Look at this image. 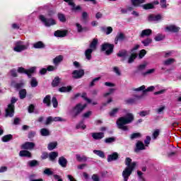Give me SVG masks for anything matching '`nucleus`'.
Listing matches in <instances>:
<instances>
[{
  "label": "nucleus",
  "instance_id": "9d476101",
  "mask_svg": "<svg viewBox=\"0 0 181 181\" xmlns=\"http://www.w3.org/2000/svg\"><path fill=\"white\" fill-rule=\"evenodd\" d=\"M22 149L32 150L35 148V144L33 142H25L21 146Z\"/></svg>",
  "mask_w": 181,
  "mask_h": 181
},
{
  "label": "nucleus",
  "instance_id": "0eeeda50",
  "mask_svg": "<svg viewBox=\"0 0 181 181\" xmlns=\"http://www.w3.org/2000/svg\"><path fill=\"white\" fill-rule=\"evenodd\" d=\"M102 50L106 51V54H111L114 50V45L111 44H104L102 45Z\"/></svg>",
  "mask_w": 181,
  "mask_h": 181
},
{
  "label": "nucleus",
  "instance_id": "5fc2aeb1",
  "mask_svg": "<svg viewBox=\"0 0 181 181\" xmlns=\"http://www.w3.org/2000/svg\"><path fill=\"white\" fill-rule=\"evenodd\" d=\"M149 114V111H143L139 113L141 117H145Z\"/></svg>",
  "mask_w": 181,
  "mask_h": 181
},
{
  "label": "nucleus",
  "instance_id": "a878e982",
  "mask_svg": "<svg viewBox=\"0 0 181 181\" xmlns=\"http://www.w3.org/2000/svg\"><path fill=\"white\" fill-rule=\"evenodd\" d=\"M57 146V142H52L48 144L49 151H53Z\"/></svg>",
  "mask_w": 181,
  "mask_h": 181
},
{
  "label": "nucleus",
  "instance_id": "7ed1b4c3",
  "mask_svg": "<svg viewBox=\"0 0 181 181\" xmlns=\"http://www.w3.org/2000/svg\"><path fill=\"white\" fill-rule=\"evenodd\" d=\"M98 43V40H97L96 38L93 39L90 45V49H88L85 52V56L86 59H88V60H90V59H91V53H93V50H95Z\"/></svg>",
  "mask_w": 181,
  "mask_h": 181
},
{
  "label": "nucleus",
  "instance_id": "f03ea898",
  "mask_svg": "<svg viewBox=\"0 0 181 181\" xmlns=\"http://www.w3.org/2000/svg\"><path fill=\"white\" fill-rule=\"evenodd\" d=\"M132 162V160L129 158H127L125 160V165L127 166L122 173V176L124 177V181H128V178L131 176L132 171L134 170L135 166H136V163Z\"/></svg>",
  "mask_w": 181,
  "mask_h": 181
},
{
  "label": "nucleus",
  "instance_id": "774afa93",
  "mask_svg": "<svg viewBox=\"0 0 181 181\" xmlns=\"http://www.w3.org/2000/svg\"><path fill=\"white\" fill-rule=\"evenodd\" d=\"M67 177L69 179L70 181H76L75 180L74 177H73V176L68 175Z\"/></svg>",
  "mask_w": 181,
  "mask_h": 181
},
{
  "label": "nucleus",
  "instance_id": "49530a36",
  "mask_svg": "<svg viewBox=\"0 0 181 181\" xmlns=\"http://www.w3.org/2000/svg\"><path fill=\"white\" fill-rule=\"evenodd\" d=\"M124 40V34L120 33L115 40V43L118 42V40Z\"/></svg>",
  "mask_w": 181,
  "mask_h": 181
},
{
  "label": "nucleus",
  "instance_id": "20e7f679",
  "mask_svg": "<svg viewBox=\"0 0 181 181\" xmlns=\"http://www.w3.org/2000/svg\"><path fill=\"white\" fill-rule=\"evenodd\" d=\"M17 101L15 98H11V104L8 105V108L6 110V117H13L15 106L13 104Z\"/></svg>",
  "mask_w": 181,
  "mask_h": 181
},
{
  "label": "nucleus",
  "instance_id": "473e14b6",
  "mask_svg": "<svg viewBox=\"0 0 181 181\" xmlns=\"http://www.w3.org/2000/svg\"><path fill=\"white\" fill-rule=\"evenodd\" d=\"M40 132L42 136H47V135L49 134V130H47V129H42Z\"/></svg>",
  "mask_w": 181,
  "mask_h": 181
},
{
  "label": "nucleus",
  "instance_id": "37998d69",
  "mask_svg": "<svg viewBox=\"0 0 181 181\" xmlns=\"http://www.w3.org/2000/svg\"><path fill=\"white\" fill-rule=\"evenodd\" d=\"M30 84L32 87H36L37 86V81L33 78L30 81Z\"/></svg>",
  "mask_w": 181,
  "mask_h": 181
},
{
  "label": "nucleus",
  "instance_id": "13d9d810",
  "mask_svg": "<svg viewBox=\"0 0 181 181\" xmlns=\"http://www.w3.org/2000/svg\"><path fill=\"white\" fill-rule=\"evenodd\" d=\"M150 142H151V136H148L144 143L146 144V145H149Z\"/></svg>",
  "mask_w": 181,
  "mask_h": 181
},
{
  "label": "nucleus",
  "instance_id": "4d7b16f0",
  "mask_svg": "<svg viewBox=\"0 0 181 181\" xmlns=\"http://www.w3.org/2000/svg\"><path fill=\"white\" fill-rule=\"evenodd\" d=\"M35 110V106L33 105H30L28 107V112H33Z\"/></svg>",
  "mask_w": 181,
  "mask_h": 181
},
{
  "label": "nucleus",
  "instance_id": "69168bd1",
  "mask_svg": "<svg viewBox=\"0 0 181 181\" xmlns=\"http://www.w3.org/2000/svg\"><path fill=\"white\" fill-rule=\"evenodd\" d=\"M90 115H91V112H87L86 113H85L83 115L84 118H88V117H90Z\"/></svg>",
  "mask_w": 181,
  "mask_h": 181
},
{
  "label": "nucleus",
  "instance_id": "bb28decb",
  "mask_svg": "<svg viewBox=\"0 0 181 181\" xmlns=\"http://www.w3.org/2000/svg\"><path fill=\"white\" fill-rule=\"evenodd\" d=\"M12 139V135L8 134L2 137L3 142H8Z\"/></svg>",
  "mask_w": 181,
  "mask_h": 181
},
{
  "label": "nucleus",
  "instance_id": "c85d7f7f",
  "mask_svg": "<svg viewBox=\"0 0 181 181\" xmlns=\"http://www.w3.org/2000/svg\"><path fill=\"white\" fill-rule=\"evenodd\" d=\"M59 83H60V78L59 77H56L52 81V86H53V87H57V86H59Z\"/></svg>",
  "mask_w": 181,
  "mask_h": 181
},
{
  "label": "nucleus",
  "instance_id": "c9c22d12",
  "mask_svg": "<svg viewBox=\"0 0 181 181\" xmlns=\"http://www.w3.org/2000/svg\"><path fill=\"white\" fill-rule=\"evenodd\" d=\"M28 163L29 166H30L31 168H33V166H36L38 165L37 160H30Z\"/></svg>",
  "mask_w": 181,
  "mask_h": 181
},
{
  "label": "nucleus",
  "instance_id": "8fccbe9b",
  "mask_svg": "<svg viewBox=\"0 0 181 181\" xmlns=\"http://www.w3.org/2000/svg\"><path fill=\"white\" fill-rule=\"evenodd\" d=\"M153 136L154 139H156L159 136V129H156L153 133Z\"/></svg>",
  "mask_w": 181,
  "mask_h": 181
},
{
  "label": "nucleus",
  "instance_id": "052dcab7",
  "mask_svg": "<svg viewBox=\"0 0 181 181\" xmlns=\"http://www.w3.org/2000/svg\"><path fill=\"white\" fill-rule=\"evenodd\" d=\"M92 180H93V181H98V180H100V178L98 177V175H93L92 176Z\"/></svg>",
  "mask_w": 181,
  "mask_h": 181
},
{
  "label": "nucleus",
  "instance_id": "09e8293b",
  "mask_svg": "<svg viewBox=\"0 0 181 181\" xmlns=\"http://www.w3.org/2000/svg\"><path fill=\"white\" fill-rule=\"evenodd\" d=\"M145 54H146V51L145 49L141 50L139 55V59H142Z\"/></svg>",
  "mask_w": 181,
  "mask_h": 181
},
{
  "label": "nucleus",
  "instance_id": "f3484780",
  "mask_svg": "<svg viewBox=\"0 0 181 181\" xmlns=\"http://www.w3.org/2000/svg\"><path fill=\"white\" fill-rule=\"evenodd\" d=\"M103 136H104V133L103 132L92 134V137L93 138V139H103Z\"/></svg>",
  "mask_w": 181,
  "mask_h": 181
},
{
  "label": "nucleus",
  "instance_id": "e2e57ef3",
  "mask_svg": "<svg viewBox=\"0 0 181 181\" xmlns=\"http://www.w3.org/2000/svg\"><path fill=\"white\" fill-rule=\"evenodd\" d=\"M153 90H155V87L154 86H150L146 90H144V93L146 92V91H153Z\"/></svg>",
  "mask_w": 181,
  "mask_h": 181
},
{
  "label": "nucleus",
  "instance_id": "603ef678",
  "mask_svg": "<svg viewBox=\"0 0 181 181\" xmlns=\"http://www.w3.org/2000/svg\"><path fill=\"white\" fill-rule=\"evenodd\" d=\"M114 141H115V139L112 137L110 138H107L105 140V142H106V144H111V142H114Z\"/></svg>",
  "mask_w": 181,
  "mask_h": 181
},
{
  "label": "nucleus",
  "instance_id": "6ab92c4d",
  "mask_svg": "<svg viewBox=\"0 0 181 181\" xmlns=\"http://www.w3.org/2000/svg\"><path fill=\"white\" fill-rule=\"evenodd\" d=\"M59 163L62 168H66V165H67V160L66 158L61 157L59 159Z\"/></svg>",
  "mask_w": 181,
  "mask_h": 181
},
{
  "label": "nucleus",
  "instance_id": "a19ab883",
  "mask_svg": "<svg viewBox=\"0 0 181 181\" xmlns=\"http://www.w3.org/2000/svg\"><path fill=\"white\" fill-rule=\"evenodd\" d=\"M135 59H136V54H132L129 58L128 63H132Z\"/></svg>",
  "mask_w": 181,
  "mask_h": 181
},
{
  "label": "nucleus",
  "instance_id": "0e129e2a",
  "mask_svg": "<svg viewBox=\"0 0 181 181\" xmlns=\"http://www.w3.org/2000/svg\"><path fill=\"white\" fill-rule=\"evenodd\" d=\"M56 68H54V66H49L47 69V70H48V71H53V70H55Z\"/></svg>",
  "mask_w": 181,
  "mask_h": 181
},
{
  "label": "nucleus",
  "instance_id": "f704fd0d",
  "mask_svg": "<svg viewBox=\"0 0 181 181\" xmlns=\"http://www.w3.org/2000/svg\"><path fill=\"white\" fill-rule=\"evenodd\" d=\"M19 94H20V98L21 99L25 98V97H26V90L23 89L20 90Z\"/></svg>",
  "mask_w": 181,
  "mask_h": 181
},
{
  "label": "nucleus",
  "instance_id": "ddd939ff",
  "mask_svg": "<svg viewBox=\"0 0 181 181\" xmlns=\"http://www.w3.org/2000/svg\"><path fill=\"white\" fill-rule=\"evenodd\" d=\"M67 35V30H57L54 33V36L57 37H64Z\"/></svg>",
  "mask_w": 181,
  "mask_h": 181
},
{
  "label": "nucleus",
  "instance_id": "9b49d317",
  "mask_svg": "<svg viewBox=\"0 0 181 181\" xmlns=\"http://www.w3.org/2000/svg\"><path fill=\"white\" fill-rule=\"evenodd\" d=\"M28 49V46L21 45V42H17L16 46L14 47V52H22Z\"/></svg>",
  "mask_w": 181,
  "mask_h": 181
},
{
  "label": "nucleus",
  "instance_id": "6e6d98bb",
  "mask_svg": "<svg viewBox=\"0 0 181 181\" xmlns=\"http://www.w3.org/2000/svg\"><path fill=\"white\" fill-rule=\"evenodd\" d=\"M161 8H166V0H160Z\"/></svg>",
  "mask_w": 181,
  "mask_h": 181
},
{
  "label": "nucleus",
  "instance_id": "79ce46f5",
  "mask_svg": "<svg viewBox=\"0 0 181 181\" xmlns=\"http://www.w3.org/2000/svg\"><path fill=\"white\" fill-rule=\"evenodd\" d=\"M163 39H165V36L162 35H158L155 37V40H156V42H160V40H163Z\"/></svg>",
  "mask_w": 181,
  "mask_h": 181
},
{
  "label": "nucleus",
  "instance_id": "58836bf2",
  "mask_svg": "<svg viewBox=\"0 0 181 181\" xmlns=\"http://www.w3.org/2000/svg\"><path fill=\"white\" fill-rule=\"evenodd\" d=\"M76 158H77V160H78L79 162H84L85 160H87V158L84 156L81 157L80 155H77Z\"/></svg>",
  "mask_w": 181,
  "mask_h": 181
},
{
  "label": "nucleus",
  "instance_id": "a211bd4d",
  "mask_svg": "<svg viewBox=\"0 0 181 181\" xmlns=\"http://www.w3.org/2000/svg\"><path fill=\"white\" fill-rule=\"evenodd\" d=\"M65 2H68L69 5H71V6H73L72 10L73 11H78L81 9L80 6H78L76 7H74V3L73 2V0H64Z\"/></svg>",
  "mask_w": 181,
  "mask_h": 181
},
{
  "label": "nucleus",
  "instance_id": "864d4df0",
  "mask_svg": "<svg viewBox=\"0 0 181 181\" xmlns=\"http://www.w3.org/2000/svg\"><path fill=\"white\" fill-rule=\"evenodd\" d=\"M117 112H118V108H115L110 112V115H111V117H114V115H115Z\"/></svg>",
  "mask_w": 181,
  "mask_h": 181
},
{
  "label": "nucleus",
  "instance_id": "de8ad7c7",
  "mask_svg": "<svg viewBox=\"0 0 181 181\" xmlns=\"http://www.w3.org/2000/svg\"><path fill=\"white\" fill-rule=\"evenodd\" d=\"M45 175H48V176H50V175H53V172L50 170V168H47L44 170Z\"/></svg>",
  "mask_w": 181,
  "mask_h": 181
},
{
  "label": "nucleus",
  "instance_id": "7c9ffc66",
  "mask_svg": "<svg viewBox=\"0 0 181 181\" xmlns=\"http://www.w3.org/2000/svg\"><path fill=\"white\" fill-rule=\"evenodd\" d=\"M44 104H47V105L49 107L50 105V95H47L43 100Z\"/></svg>",
  "mask_w": 181,
  "mask_h": 181
},
{
  "label": "nucleus",
  "instance_id": "2f4dec72",
  "mask_svg": "<svg viewBox=\"0 0 181 181\" xmlns=\"http://www.w3.org/2000/svg\"><path fill=\"white\" fill-rule=\"evenodd\" d=\"M93 153H95V155H98V156H100V158H104L105 156L104 155V152L101 151H93Z\"/></svg>",
  "mask_w": 181,
  "mask_h": 181
},
{
  "label": "nucleus",
  "instance_id": "bf43d9fd",
  "mask_svg": "<svg viewBox=\"0 0 181 181\" xmlns=\"http://www.w3.org/2000/svg\"><path fill=\"white\" fill-rule=\"evenodd\" d=\"M86 96H87V94L83 93L82 95V98H84V100H86L87 101V103H91V100L88 98H86Z\"/></svg>",
  "mask_w": 181,
  "mask_h": 181
},
{
  "label": "nucleus",
  "instance_id": "a18cd8bd",
  "mask_svg": "<svg viewBox=\"0 0 181 181\" xmlns=\"http://www.w3.org/2000/svg\"><path fill=\"white\" fill-rule=\"evenodd\" d=\"M52 103L53 104L54 108L57 107L59 103H57V99L56 98H52Z\"/></svg>",
  "mask_w": 181,
  "mask_h": 181
},
{
  "label": "nucleus",
  "instance_id": "cd10ccee",
  "mask_svg": "<svg viewBox=\"0 0 181 181\" xmlns=\"http://www.w3.org/2000/svg\"><path fill=\"white\" fill-rule=\"evenodd\" d=\"M58 156L59 154L57 153V152H51L49 155V158L50 160H54V158Z\"/></svg>",
  "mask_w": 181,
  "mask_h": 181
},
{
  "label": "nucleus",
  "instance_id": "4be33fe9",
  "mask_svg": "<svg viewBox=\"0 0 181 181\" xmlns=\"http://www.w3.org/2000/svg\"><path fill=\"white\" fill-rule=\"evenodd\" d=\"M144 149H145V146L144 145V143H142L141 141H138L137 144H136V151H142Z\"/></svg>",
  "mask_w": 181,
  "mask_h": 181
},
{
  "label": "nucleus",
  "instance_id": "6e6552de",
  "mask_svg": "<svg viewBox=\"0 0 181 181\" xmlns=\"http://www.w3.org/2000/svg\"><path fill=\"white\" fill-rule=\"evenodd\" d=\"M86 107V105L83 106H81V105H77L76 107H74L72 110V114L74 117H76V115H78L83 110H84V107Z\"/></svg>",
  "mask_w": 181,
  "mask_h": 181
},
{
  "label": "nucleus",
  "instance_id": "c756f323",
  "mask_svg": "<svg viewBox=\"0 0 181 181\" xmlns=\"http://www.w3.org/2000/svg\"><path fill=\"white\" fill-rule=\"evenodd\" d=\"M62 60H63V56L59 55L54 59V64H59V63H60V62H62Z\"/></svg>",
  "mask_w": 181,
  "mask_h": 181
},
{
  "label": "nucleus",
  "instance_id": "393cba45",
  "mask_svg": "<svg viewBox=\"0 0 181 181\" xmlns=\"http://www.w3.org/2000/svg\"><path fill=\"white\" fill-rule=\"evenodd\" d=\"M20 156H26L27 158H30L32 154H30V152L28 151H20Z\"/></svg>",
  "mask_w": 181,
  "mask_h": 181
},
{
  "label": "nucleus",
  "instance_id": "ea45409f",
  "mask_svg": "<svg viewBox=\"0 0 181 181\" xmlns=\"http://www.w3.org/2000/svg\"><path fill=\"white\" fill-rule=\"evenodd\" d=\"M58 19H59L60 22H66V16L62 13L58 14Z\"/></svg>",
  "mask_w": 181,
  "mask_h": 181
},
{
  "label": "nucleus",
  "instance_id": "2eb2a0df",
  "mask_svg": "<svg viewBox=\"0 0 181 181\" xmlns=\"http://www.w3.org/2000/svg\"><path fill=\"white\" fill-rule=\"evenodd\" d=\"M165 29L168 32H179L180 28L176 27L175 25H170L166 27Z\"/></svg>",
  "mask_w": 181,
  "mask_h": 181
},
{
  "label": "nucleus",
  "instance_id": "1a4fd4ad",
  "mask_svg": "<svg viewBox=\"0 0 181 181\" xmlns=\"http://www.w3.org/2000/svg\"><path fill=\"white\" fill-rule=\"evenodd\" d=\"M74 78H81L84 76V70L81 69L79 71L75 70L73 72Z\"/></svg>",
  "mask_w": 181,
  "mask_h": 181
},
{
  "label": "nucleus",
  "instance_id": "423d86ee",
  "mask_svg": "<svg viewBox=\"0 0 181 181\" xmlns=\"http://www.w3.org/2000/svg\"><path fill=\"white\" fill-rule=\"evenodd\" d=\"M36 70L35 67H32L28 70H25L23 67H19L18 69V73H25L27 74V76H30L33 73H35V71Z\"/></svg>",
  "mask_w": 181,
  "mask_h": 181
},
{
  "label": "nucleus",
  "instance_id": "72a5a7b5",
  "mask_svg": "<svg viewBox=\"0 0 181 181\" xmlns=\"http://www.w3.org/2000/svg\"><path fill=\"white\" fill-rule=\"evenodd\" d=\"M143 8L144 9H152L153 8V4H144L143 5Z\"/></svg>",
  "mask_w": 181,
  "mask_h": 181
},
{
  "label": "nucleus",
  "instance_id": "680f3d73",
  "mask_svg": "<svg viewBox=\"0 0 181 181\" xmlns=\"http://www.w3.org/2000/svg\"><path fill=\"white\" fill-rule=\"evenodd\" d=\"M112 32V28L108 27L106 30V35H110Z\"/></svg>",
  "mask_w": 181,
  "mask_h": 181
},
{
  "label": "nucleus",
  "instance_id": "4468645a",
  "mask_svg": "<svg viewBox=\"0 0 181 181\" xmlns=\"http://www.w3.org/2000/svg\"><path fill=\"white\" fill-rule=\"evenodd\" d=\"M160 19H162V16H160V15H157V16L150 15L148 16V21L150 22L156 21H160Z\"/></svg>",
  "mask_w": 181,
  "mask_h": 181
},
{
  "label": "nucleus",
  "instance_id": "412c9836",
  "mask_svg": "<svg viewBox=\"0 0 181 181\" xmlns=\"http://www.w3.org/2000/svg\"><path fill=\"white\" fill-rule=\"evenodd\" d=\"M151 33H152V30H151V29L144 30L141 32V37H144V36H149V35H151Z\"/></svg>",
  "mask_w": 181,
  "mask_h": 181
},
{
  "label": "nucleus",
  "instance_id": "f257e3e1",
  "mask_svg": "<svg viewBox=\"0 0 181 181\" xmlns=\"http://www.w3.org/2000/svg\"><path fill=\"white\" fill-rule=\"evenodd\" d=\"M134 121V115L129 113L126 117H122L119 118L117 121V125L119 129H122V131H128V127L127 124H130Z\"/></svg>",
  "mask_w": 181,
  "mask_h": 181
},
{
  "label": "nucleus",
  "instance_id": "3c124183",
  "mask_svg": "<svg viewBox=\"0 0 181 181\" xmlns=\"http://www.w3.org/2000/svg\"><path fill=\"white\" fill-rule=\"evenodd\" d=\"M117 56H118L119 57H125V56H127V52H126V51L119 52L117 54Z\"/></svg>",
  "mask_w": 181,
  "mask_h": 181
},
{
  "label": "nucleus",
  "instance_id": "39448f33",
  "mask_svg": "<svg viewBox=\"0 0 181 181\" xmlns=\"http://www.w3.org/2000/svg\"><path fill=\"white\" fill-rule=\"evenodd\" d=\"M40 19L45 25V26H52V25H56V21L54 19L47 20L43 16H40Z\"/></svg>",
  "mask_w": 181,
  "mask_h": 181
},
{
  "label": "nucleus",
  "instance_id": "4c0bfd02",
  "mask_svg": "<svg viewBox=\"0 0 181 181\" xmlns=\"http://www.w3.org/2000/svg\"><path fill=\"white\" fill-rule=\"evenodd\" d=\"M173 63H175V59H169L166 60L165 62H164V64L165 66H169L170 64H173Z\"/></svg>",
  "mask_w": 181,
  "mask_h": 181
},
{
  "label": "nucleus",
  "instance_id": "b1692460",
  "mask_svg": "<svg viewBox=\"0 0 181 181\" xmlns=\"http://www.w3.org/2000/svg\"><path fill=\"white\" fill-rule=\"evenodd\" d=\"M59 91H60V93H69V91H71V86L60 88Z\"/></svg>",
  "mask_w": 181,
  "mask_h": 181
},
{
  "label": "nucleus",
  "instance_id": "aec40b11",
  "mask_svg": "<svg viewBox=\"0 0 181 181\" xmlns=\"http://www.w3.org/2000/svg\"><path fill=\"white\" fill-rule=\"evenodd\" d=\"M132 4L134 6H139L141 4H145V0H132Z\"/></svg>",
  "mask_w": 181,
  "mask_h": 181
},
{
  "label": "nucleus",
  "instance_id": "e433bc0d",
  "mask_svg": "<svg viewBox=\"0 0 181 181\" xmlns=\"http://www.w3.org/2000/svg\"><path fill=\"white\" fill-rule=\"evenodd\" d=\"M131 139H136V138H141V133L132 134L130 136Z\"/></svg>",
  "mask_w": 181,
  "mask_h": 181
},
{
  "label": "nucleus",
  "instance_id": "5701e85b",
  "mask_svg": "<svg viewBox=\"0 0 181 181\" xmlns=\"http://www.w3.org/2000/svg\"><path fill=\"white\" fill-rule=\"evenodd\" d=\"M33 47H35V49H43V47H45V44L40 41L33 44Z\"/></svg>",
  "mask_w": 181,
  "mask_h": 181
},
{
  "label": "nucleus",
  "instance_id": "dca6fc26",
  "mask_svg": "<svg viewBox=\"0 0 181 181\" xmlns=\"http://www.w3.org/2000/svg\"><path fill=\"white\" fill-rule=\"evenodd\" d=\"M116 159H118L117 153H113L112 155H109L107 157L108 162H112V160H116Z\"/></svg>",
  "mask_w": 181,
  "mask_h": 181
},
{
  "label": "nucleus",
  "instance_id": "c03bdc74",
  "mask_svg": "<svg viewBox=\"0 0 181 181\" xmlns=\"http://www.w3.org/2000/svg\"><path fill=\"white\" fill-rule=\"evenodd\" d=\"M142 43L144 45V46H148V45H151V43H152V40L148 38L144 41H142Z\"/></svg>",
  "mask_w": 181,
  "mask_h": 181
},
{
  "label": "nucleus",
  "instance_id": "f8f14e48",
  "mask_svg": "<svg viewBox=\"0 0 181 181\" xmlns=\"http://www.w3.org/2000/svg\"><path fill=\"white\" fill-rule=\"evenodd\" d=\"M53 121L57 122V121H63V119H62V117H54L52 118V117H47L46 122H45V125H49V124H50V122H53Z\"/></svg>",
  "mask_w": 181,
  "mask_h": 181
},
{
  "label": "nucleus",
  "instance_id": "338daca9",
  "mask_svg": "<svg viewBox=\"0 0 181 181\" xmlns=\"http://www.w3.org/2000/svg\"><path fill=\"white\" fill-rule=\"evenodd\" d=\"M47 71V69H41V70L40 71V74H46Z\"/></svg>",
  "mask_w": 181,
  "mask_h": 181
}]
</instances>
